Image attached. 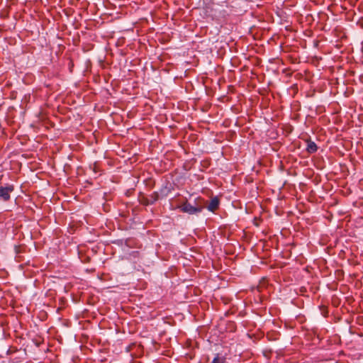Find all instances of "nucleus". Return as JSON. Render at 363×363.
Wrapping results in <instances>:
<instances>
[{
    "mask_svg": "<svg viewBox=\"0 0 363 363\" xmlns=\"http://www.w3.org/2000/svg\"><path fill=\"white\" fill-rule=\"evenodd\" d=\"M14 190V186L12 184L6 186H0V199L4 201H8L11 199L10 194Z\"/></svg>",
    "mask_w": 363,
    "mask_h": 363,
    "instance_id": "2",
    "label": "nucleus"
},
{
    "mask_svg": "<svg viewBox=\"0 0 363 363\" xmlns=\"http://www.w3.org/2000/svg\"><path fill=\"white\" fill-rule=\"evenodd\" d=\"M211 363H225V358L216 354Z\"/></svg>",
    "mask_w": 363,
    "mask_h": 363,
    "instance_id": "5",
    "label": "nucleus"
},
{
    "mask_svg": "<svg viewBox=\"0 0 363 363\" xmlns=\"http://www.w3.org/2000/svg\"><path fill=\"white\" fill-rule=\"evenodd\" d=\"M177 208H179L182 213L194 215L201 213L203 210V206L198 205L193 206L188 201H185L180 206H178Z\"/></svg>",
    "mask_w": 363,
    "mask_h": 363,
    "instance_id": "1",
    "label": "nucleus"
},
{
    "mask_svg": "<svg viewBox=\"0 0 363 363\" xmlns=\"http://www.w3.org/2000/svg\"><path fill=\"white\" fill-rule=\"evenodd\" d=\"M306 143H307L306 151L308 153L312 154V153H315V152H317L318 146L315 142H313L311 140H307Z\"/></svg>",
    "mask_w": 363,
    "mask_h": 363,
    "instance_id": "4",
    "label": "nucleus"
},
{
    "mask_svg": "<svg viewBox=\"0 0 363 363\" xmlns=\"http://www.w3.org/2000/svg\"><path fill=\"white\" fill-rule=\"evenodd\" d=\"M218 206L219 199L217 197H214L211 200L208 206H207V208L209 211L214 212L218 208Z\"/></svg>",
    "mask_w": 363,
    "mask_h": 363,
    "instance_id": "3",
    "label": "nucleus"
}]
</instances>
